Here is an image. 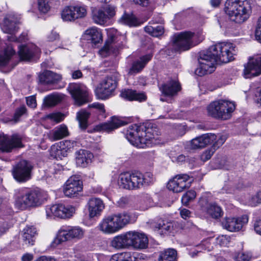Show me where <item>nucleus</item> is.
Segmentation results:
<instances>
[{
  "mask_svg": "<svg viewBox=\"0 0 261 261\" xmlns=\"http://www.w3.org/2000/svg\"><path fill=\"white\" fill-rule=\"evenodd\" d=\"M237 53L236 46L230 42H220L211 46L207 50L200 53L195 74L202 76L212 73L216 62L227 63L232 61Z\"/></svg>",
  "mask_w": 261,
  "mask_h": 261,
  "instance_id": "f257e3e1",
  "label": "nucleus"
},
{
  "mask_svg": "<svg viewBox=\"0 0 261 261\" xmlns=\"http://www.w3.org/2000/svg\"><path fill=\"white\" fill-rule=\"evenodd\" d=\"M155 231L161 235L167 234L173 229V224L171 222L159 219L152 224Z\"/></svg>",
  "mask_w": 261,
  "mask_h": 261,
  "instance_id": "a878e982",
  "label": "nucleus"
},
{
  "mask_svg": "<svg viewBox=\"0 0 261 261\" xmlns=\"http://www.w3.org/2000/svg\"><path fill=\"white\" fill-rule=\"evenodd\" d=\"M105 11L107 13L106 15L108 16V19H109L115 15V7L112 5H108L105 8Z\"/></svg>",
  "mask_w": 261,
  "mask_h": 261,
  "instance_id": "0e129e2a",
  "label": "nucleus"
},
{
  "mask_svg": "<svg viewBox=\"0 0 261 261\" xmlns=\"http://www.w3.org/2000/svg\"><path fill=\"white\" fill-rule=\"evenodd\" d=\"M136 236L137 238L135 240V249H146L148 244V240L146 236L144 233L137 231Z\"/></svg>",
  "mask_w": 261,
  "mask_h": 261,
  "instance_id": "4c0bfd02",
  "label": "nucleus"
},
{
  "mask_svg": "<svg viewBox=\"0 0 261 261\" xmlns=\"http://www.w3.org/2000/svg\"><path fill=\"white\" fill-rule=\"evenodd\" d=\"M75 212V207L70 205L56 204L47 205L45 207L46 217L47 219L55 217L69 218L72 216Z\"/></svg>",
  "mask_w": 261,
  "mask_h": 261,
  "instance_id": "9d476101",
  "label": "nucleus"
},
{
  "mask_svg": "<svg viewBox=\"0 0 261 261\" xmlns=\"http://www.w3.org/2000/svg\"><path fill=\"white\" fill-rule=\"evenodd\" d=\"M141 256V254L136 253L123 252L113 255L110 261H136L135 259Z\"/></svg>",
  "mask_w": 261,
  "mask_h": 261,
  "instance_id": "7c9ffc66",
  "label": "nucleus"
},
{
  "mask_svg": "<svg viewBox=\"0 0 261 261\" xmlns=\"http://www.w3.org/2000/svg\"><path fill=\"white\" fill-rule=\"evenodd\" d=\"M90 115V113L84 109H82L77 113L76 118L81 128L85 129L87 128V121Z\"/></svg>",
  "mask_w": 261,
  "mask_h": 261,
  "instance_id": "58836bf2",
  "label": "nucleus"
},
{
  "mask_svg": "<svg viewBox=\"0 0 261 261\" xmlns=\"http://www.w3.org/2000/svg\"><path fill=\"white\" fill-rule=\"evenodd\" d=\"M201 211L213 218L217 219L222 215L221 208L215 203H209L207 196L202 195L199 200Z\"/></svg>",
  "mask_w": 261,
  "mask_h": 261,
  "instance_id": "a211bd4d",
  "label": "nucleus"
},
{
  "mask_svg": "<svg viewBox=\"0 0 261 261\" xmlns=\"http://www.w3.org/2000/svg\"><path fill=\"white\" fill-rule=\"evenodd\" d=\"M18 21L14 15H10L4 18L2 30L4 33L9 34L7 36V39L10 42H20L27 39V36L25 33H22L19 38L16 37L14 35L18 29Z\"/></svg>",
  "mask_w": 261,
  "mask_h": 261,
  "instance_id": "1a4fd4ad",
  "label": "nucleus"
},
{
  "mask_svg": "<svg viewBox=\"0 0 261 261\" xmlns=\"http://www.w3.org/2000/svg\"><path fill=\"white\" fill-rule=\"evenodd\" d=\"M26 101L27 105L31 108H35L37 106L35 95H32L29 97H27Z\"/></svg>",
  "mask_w": 261,
  "mask_h": 261,
  "instance_id": "680f3d73",
  "label": "nucleus"
},
{
  "mask_svg": "<svg viewBox=\"0 0 261 261\" xmlns=\"http://www.w3.org/2000/svg\"><path fill=\"white\" fill-rule=\"evenodd\" d=\"M159 89L164 95L173 97L180 91L181 86L178 81L170 80L159 86Z\"/></svg>",
  "mask_w": 261,
  "mask_h": 261,
  "instance_id": "412c9836",
  "label": "nucleus"
},
{
  "mask_svg": "<svg viewBox=\"0 0 261 261\" xmlns=\"http://www.w3.org/2000/svg\"><path fill=\"white\" fill-rule=\"evenodd\" d=\"M193 179L187 174L175 175L167 184V188L174 193H180L189 188Z\"/></svg>",
  "mask_w": 261,
  "mask_h": 261,
  "instance_id": "4468645a",
  "label": "nucleus"
},
{
  "mask_svg": "<svg viewBox=\"0 0 261 261\" xmlns=\"http://www.w3.org/2000/svg\"><path fill=\"white\" fill-rule=\"evenodd\" d=\"M243 187V184L239 182L237 185H234L233 184L229 182L225 185L223 188V190L227 193H234L236 190L241 189Z\"/></svg>",
  "mask_w": 261,
  "mask_h": 261,
  "instance_id": "de8ad7c7",
  "label": "nucleus"
},
{
  "mask_svg": "<svg viewBox=\"0 0 261 261\" xmlns=\"http://www.w3.org/2000/svg\"><path fill=\"white\" fill-rule=\"evenodd\" d=\"M155 181V177L151 172H147L143 174L138 171H133L120 173L118 184L122 189L133 190L152 185Z\"/></svg>",
  "mask_w": 261,
  "mask_h": 261,
  "instance_id": "20e7f679",
  "label": "nucleus"
},
{
  "mask_svg": "<svg viewBox=\"0 0 261 261\" xmlns=\"http://www.w3.org/2000/svg\"><path fill=\"white\" fill-rule=\"evenodd\" d=\"M119 22L129 27H137L142 22H140L133 14L124 13L119 19Z\"/></svg>",
  "mask_w": 261,
  "mask_h": 261,
  "instance_id": "e433bc0d",
  "label": "nucleus"
},
{
  "mask_svg": "<svg viewBox=\"0 0 261 261\" xmlns=\"http://www.w3.org/2000/svg\"><path fill=\"white\" fill-rule=\"evenodd\" d=\"M75 144V142L66 140L60 142L59 147L61 151L67 153L73 150Z\"/></svg>",
  "mask_w": 261,
  "mask_h": 261,
  "instance_id": "a18cd8bd",
  "label": "nucleus"
},
{
  "mask_svg": "<svg viewBox=\"0 0 261 261\" xmlns=\"http://www.w3.org/2000/svg\"><path fill=\"white\" fill-rule=\"evenodd\" d=\"M176 251L173 249H168L161 252L158 261H176Z\"/></svg>",
  "mask_w": 261,
  "mask_h": 261,
  "instance_id": "ea45409f",
  "label": "nucleus"
},
{
  "mask_svg": "<svg viewBox=\"0 0 261 261\" xmlns=\"http://www.w3.org/2000/svg\"><path fill=\"white\" fill-rule=\"evenodd\" d=\"M75 19L84 17L87 15V9L84 6H73Z\"/></svg>",
  "mask_w": 261,
  "mask_h": 261,
  "instance_id": "3c124183",
  "label": "nucleus"
},
{
  "mask_svg": "<svg viewBox=\"0 0 261 261\" xmlns=\"http://www.w3.org/2000/svg\"><path fill=\"white\" fill-rule=\"evenodd\" d=\"M235 108L233 102L221 99L211 103L207 110L208 114L214 118L227 120L231 117Z\"/></svg>",
  "mask_w": 261,
  "mask_h": 261,
  "instance_id": "0eeeda50",
  "label": "nucleus"
},
{
  "mask_svg": "<svg viewBox=\"0 0 261 261\" xmlns=\"http://www.w3.org/2000/svg\"><path fill=\"white\" fill-rule=\"evenodd\" d=\"M137 217L134 213L123 212L104 217L97 226L98 229L106 234L118 232L127 225L134 223Z\"/></svg>",
  "mask_w": 261,
  "mask_h": 261,
  "instance_id": "7ed1b4c3",
  "label": "nucleus"
},
{
  "mask_svg": "<svg viewBox=\"0 0 261 261\" xmlns=\"http://www.w3.org/2000/svg\"><path fill=\"white\" fill-rule=\"evenodd\" d=\"M250 204L252 206H255L257 204L261 203V191H258L251 198Z\"/></svg>",
  "mask_w": 261,
  "mask_h": 261,
  "instance_id": "052dcab7",
  "label": "nucleus"
},
{
  "mask_svg": "<svg viewBox=\"0 0 261 261\" xmlns=\"http://www.w3.org/2000/svg\"><path fill=\"white\" fill-rule=\"evenodd\" d=\"M68 90L74 100V105L81 106L90 100L87 88L84 85L77 83L70 84Z\"/></svg>",
  "mask_w": 261,
  "mask_h": 261,
  "instance_id": "f8f14e48",
  "label": "nucleus"
},
{
  "mask_svg": "<svg viewBox=\"0 0 261 261\" xmlns=\"http://www.w3.org/2000/svg\"><path fill=\"white\" fill-rule=\"evenodd\" d=\"M61 99L62 97L59 94H50L44 97L43 104L47 107L54 106L59 102Z\"/></svg>",
  "mask_w": 261,
  "mask_h": 261,
  "instance_id": "37998d69",
  "label": "nucleus"
},
{
  "mask_svg": "<svg viewBox=\"0 0 261 261\" xmlns=\"http://www.w3.org/2000/svg\"><path fill=\"white\" fill-rule=\"evenodd\" d=\"M111 246L118 249L129 248L125 233L115 236L111 241Z\"/></svg>",
  "mask_w": 261,
  "mask_h": 261,
  "instance_id": "c9c22d12",
  "label": "nucleus"
},
{
  "mask_svg": "<svg viewBox=\"0 0 261 261\" xmlns=\"http://www.w3.org/2000/svg\"><path fill=\"white\" fill-rule=\"evenodd\" d=\"M144 30L147 33L155 37H159L162 36L164 32V28L162 25L153 27L148 25L144 28Z\"/></svg>",
  "mask_w": 261,
  "mask_h": 261,
  "instance_id": "a19ab883",
  "label": "nucleus"
},
{
  "mask_svg": "<svg viewBox=\"0 0 261 261\" xmlns=\"http://www.w3.org/2000/svg\"><path fill=\"white\" fill-rule=\"evenodd\" d=\"M42 199L43 192L39 189L22 187L14 191V204L20 210L38 206L42 204Z\"/></svg>",
  "mask_w": 261,
  "mask_h": 261,
  "instance_id": "39448f33",
  "label": "nucleus"
},
{
  "mask_svg": "<svg viewBox=\"0 0 261 261\" xmlns=\"http://www.w3.org/2000/svg\"><path fill=\"white\" fill-rule=\"evenodd\" d=\"M125 137L130 144L140 148L151 147L157 143L158 139L155 128L146 127L137 124L128 127Z\"/></svg>",
  "mask_w": 261,
  "mask_h": 261,
  "instance_id": "f03ea898",
  "label": "nucleus"
},
{
  "mask_svg": "<svg viewBox=\"0 0 261 261\" xmlns=\"http://www.w3.org/2000/svg\"><path fill=\"white\" fill-rule=\"evenodd\" d=\"M230 241V238L227 235H220L216 239V244L223 247L227 246Z\"/></svg>",
  "mask_w": 261,
  "mask_h": 261,
  "instance_id": "5fc2aeb1",
  "label": "nucleus"
},
{
  "mask_svg": "<svg viewBox=\"0 0 261 261\" xmlns=\"http://www.w3.org/2000/svg\"><path fill=\"white\" fill-rule=\"evenodd\" d=\"M152 55L147 54L141 57L139 60L134 62L132 67L129 69V73L133 74L140 72L145 67L146 64L151 60Z\"/></svg>",
  "mask_w": 261,
  "mask_h": 261,
  "instance_id": "c756f323",
  "label": "nucleus"
},
{
  "mask_svg": "<svg viewBox=\"0 0 261 261\" xmlns=\"http://www.w3.org/2000/svg\"><path fill=\"white\" fill-rule=\"evenodd\" d=\"M86 207L88 212L89 217L91 219L99 217L105 208V204L102 200L98 198L89 199Z\"/></svg>",
  "mask_w": 261,
  "mask_h": 261,
  "instance_id": "aec40b11",
  "label": "nucleus"
},
{
  "mask_svg": "<svg viewBox=\"0 0 261 261\" xmlns=\"http://www.w3.org/2000/svg\"><path fill=\"white\" fill-rule=\"evenodd\" d=\"M65 116L64 114L59 113H52L45 116V119H48L51 122L59 123L63 120Z\"/></svg>",
  "mask_w": 261,
  "mask_h": 261,
  "instance_id": "49530a36",
  "label": "nucleus"
},
{
  "mask_svg": "<svg viewBox=\"0 0 261 261\" xmlns=\"http://www.w3.org/2000/svg\"><path fill=\"white\" fill-rule=\"evenodd\" d=\"M197 39V35L191 31L177 33L172 37L173 45L176 50H187L199 43Z\"/></svg>",
  "mask_w": 261,
  "mask_h": 261,
  "instance_id": "6e6552de",
  "label": "nucleus"
},
{
  "mask_svg": "<svg viewBox=\"0 0 261 261\" xmlns=\"http://www.w3.org/2000/svg\"><path fill=\"white\" fill-rule=\"evenodd\" d=\"M127 123V121L117 117L113 116L110 121L99 125L101 130L110 132Z\"/></svg>",
  "mask_w": 261,
  "mask_h": 261,
  "instance_id": "393cba45",
  "label": "nucleus"
},
{
  "mask_svg": "<svg viewBox=\"0 0 261 261\" xmlns=\"http://www.w3.org/2000/svg\"><path fill=\"white\" fill-rule=\"evenodd\" d=\"M261 74V57H257L250 60L245 65L243 76L246 79L259 75Z\"/></svg>",
  "mask_w": 261,
  "mask_h": 261,
  "instance_id": "6ab92c4d",
  "label": "nucleus"
},
{
  "mask_svg": "<svg viewBox=\"0 0 261 261\" xmlns=\"http://www.w3.org/2000/svg\"><path fill=\"white\" fill-rule=\"evenodd\" d=\"M113 38H111V41H108L105 46L99 51V54H102V53L106 51L107 53L110 51L111 48L113 47Z\"/></svg>",
  "mask_w": 261,
  "mask_h": 261,
  "instance_id": "338daca9",
  "label": "nucleus"
},
{
  "mask_svg": "<svg viewBox=\"0 0 261 261\" xmlns=\"http://www.w3.org/2000/svg\"><path fill=\"white\" fill-rule=\"evenodd\" d=\"M33 169V165L31 162L27 160L20 161L13 167V176L18 182H25L31 178Z\"/></svg>",
  "mask_w": 261,
  "mask_h": 261,
  "instance_id": "ddd939ff",
  "label": "nucleus"
},
{
  "mask_svg": "<svg viewBox=\"0 0 261 261\" xmlns=\"http://www.w3.org/2000/svg\"><path fill=\"white\" fill-rule=\"evenodd\" d=\"M39 79L41 82L49 84L61 80L62 76L60 74L47 70L40 75Z\"/></svg>",
  "mask_w": 261,
  "mask_h": 261,
  "instance_id": "72a5a7b5",
  "label": "nucleus"
},
{
  "mask_svg": "<svg viewBox=\"0 0 261 261\" xmlns=\"http://www.w3.org/2000/svg\"><path fill=\"white\" fill-rule=\"evenodd\" d=\"M71 240L70 226H63L58 230L55 242L60 244Z\"/></svg>",
  "mask_w": 261,
  "mask_h": 261,
  "instance_id": "473e14b6",
  "label": "nucleus"
},
{
  "mask_svg": "<svg viewBox=\"0 0 261 261\" xmlns=\"http://www.w3.org/2000/svg\"><path fill=\"white\" fill-rule=\"evenodd\" d=\"M93 19L96 23L101 25L107 22L108 16L103 10H96L93 12Z\"/></svg>",
  "mask_w": 261,
  "mask_h": 261,
  "instance_id": "c03bdc74",
  "label": "nucleus"
},
{
  "mask_svg": "<svg viewBox=\"0 0 261 261\" xmlns=\"http://www.w3.org/2000/svg\"><path fill=\"white\" fill-rule=\"evenodd\" d=\"M71 240L73 239H80L84 236L83 230L79 227L70 226Z\"/></svg>",
  "mask_w": 261,
  "mask_h": 261,
  "instance_id": "603ef678",
  "label": "nucleus"
},
{
  "mask_svg": "<svg viewBox=\"0 0 261 261\" xmlns=\"http://www.w3.org/2000/svg\"><path fill=\"white\" fill-rule=\"evenodd\" d=\"M50 8L48 0H38V8L40 12L46 13Z\"/></svg>",
  "mask_w": 261,
  "mask_h": 261,
  "instance_id": "864d4df0",
  "label": "nucleus"
},
{
  "mask_svg": "<svg viewBox=\"0 0 261 261\" xmlns=\"http://www.w3.org/2000/svg\"><path fill=\"white\" fill-rule=\"evenodd\" d=\"M27 111V109L25 106H22L20 108H18L15 113L14 116V119L15 121H17L19 118L24 114Z\"/></svg>",
  "mask_w": 261,
  "mask_h": 261,
  "instance_id": "bf43d9fd",
  "label": "nucleus"
},
{
  "mask_svg": "<svg viewBox=\"0 0 261 261\" xmlns=\"http://www.w3.org/2000/svg\"><path fill=\"white\" fill-rule=\"evenodd\" d=\"M36 236L37 231L36 228L33 226L27 227L23 229V240L25 244L28 246L34 244Z\"/></svg>",
  "mask_w": 261,
  "mask_h": 261,
  "instance_id": "2f4dec72",
  "label": "nucleus"
},
{
  "mask_svg": "<svg viewBox=\"0 0 261 261\" xmlns=\"http://www.w3.org/2000/svg\"><path fill=\"white\" fill-rule=\"evenodd\" d=\"M75 13L73 11V6L66 7L62 11L61 17L65 21H71L75 20Z\"/></svg>",
  "mask_w": 261,
  "mask_h": 261,
  "instance_id": "79ce46f5",
  "label": "nucleus"
},
{
  "mask_svg": "<svg viewBox=\"0 0 261 261\" xmlns=\"http://www.w3.org/2000/svg\"><path fill=\"white\" fill-rule=\"evenodd\" d=\"M180 215L182 218L186 220L191 217L192 213L188 209L181 208L180 209Z\"/></svg>",
  "mask_w": 261,
  "mask_h": 261,
  "instance_id": "774afa93",
  "label": "nucleus"
},
{
  "mask_svg": "<svg viewBox=\"0 0 261 261\" xmlns=\"http://www.w3.org/2000/svg\"><path fill=\"white\" fill-rule=\"evenodd\" d=\"M116 86L115 79L112 77H107L97 86L95 91V94L99 99H106L112 94Z\"/></svg>",
  "mask_w": 261,
  "mask_h": 261,
  "instance_id": "dca6fc26",
  "label": "nucleus"
},
{
  "mask_svg": "<svg viewBox=\"0 0 261 261\" xmlns=\"http://www.w3.org/2000/svg\"><path fill=\"white\" fill-rule=\"evenodd\" d=\"M255 38L261 43V16L258 18L257 25L255 31Z\"/></svg>",
  "mask_w": 261,
  "mask_h": 261,
  "instance_id": "69168bd1",
  "label": "nucleus"
},
{
  "mask_svg": "<svg viewBox=\"0 0 261 261\" xmlns=\"http://www.w3.org/2000/svg\"><path fill=\"white\" fill-rule=\"evenodd\" d=\"M224 11L231 21L241 23L249 18L252 8L249 0H227Z\"/></svg>",
  "mask_w": 261,
  "mask_h": 261,
  "instance_id": "423d86ee",
  "label": "nucleus"
},
{
  "mask_svg": "<svg viewBox=\"0 0 261 261\" xmlns=\"http://www.w3.org/2000/svg\"><path fill=\"white\" fill-rule=\"evenodd\" d=\"M121 96L122 98L129 101L135 100L142 102L145 101L147 99V96L145 93L129 89L122 91Z\"/></svg>",
  "mask_w": 261,
  "mask_h": 261,
  "instance_id": "bb28decb",
  "label": "nucleus"
},
{
  "mask_svg": "<svg viewBox=\"0 0 261 261\" xmlns=\"http://www.w3.org/2000/svg\"><path fill=\"white\" fill-rule=\"evenodd\" d=\"M88 107L89 108H93L96 110V112L100 114H102L105 112L104 105L98 102H94L90 105Z\"/></svg>",
  "mask_w": 261,
  "mask_h": 261,
  "instance_id": "13d9d810",
  "label": "nucleus"
},
{
  "mask_svg": "<svg viewBox=\"0 0 261 261\" xmlns=\"http://www.w3.org/2000/svg\"><path fill=\"white\" fill-rule=\"evenodd\" d=\"M216 139V136L213 134H206L196 137L191 141L192 149H198L204 147L207 144L212 143Z\"/></svg>",
  "mask_w": 261,
  "mask_h": 261,
  "instance_id": "4be33fe9",
  "label": "nucleus"
},
{
  "mask_svg": "<svg viewBox=\"0 0 261 261\" xmlns=\"http://www.w3.org/2000/svg\"><path fill=\"white\" fill-rule=\"evenodd\" d=\"M15 53V51L11 45H8L0 53V67L6 66Z\"/></svg>",
  "mask_w": 261,
  "mask_h": 261,
  "instance_id": "f704fd0d",
  "label": "nucleus"
},
{
  "mask_svg": "<svg viewBox=\"0 0 261 261\" xmlns=\"http://www.w3.org/2000/svg\"><path fill=\"white\" fill-rule=\"evenodd\" d=\"M23 136L15 134L11 136L0 134V150L4 152H10L14 149L22 148L24 146L22 142Z\"/></svg>",
  "mask_w": 261,
  "mask_h": 261,
  "instance_id": "9b49d317",
  "label": "nucleus"
},
{
  "mask_svg": "<svg viewBox=\"0 0 261 261\" xmlns=\"http://www.w3.org/2000/svg\"><path fill=\"white\" fill-rule=\"evenodd\" d=\"M46 38L47 41L48 42H54L59 40L60 39V36L59 34L56 32L52 31L49 34L47 35Z\"/></svg>",
  "mask_w": 261,
  "mask_h": 261,
  "instance_id": "e2e57ef3",
  "label": "nucleus"
},
{
  "mask_svg": "<svg viewBox=\"0 0 261 261\" xmlns=\"http://www.w3.org/2000/svg\"><path fill=\"white\" fill-rule=\"evenodd\" d=\"M235 261H249L251 255L248 253L239 252L234 255Z\"/></svg>",
  "mask_w": 261,
  "mask_h": 261,
  "instance_id": "4d7b16f0",
  "label": "nucleus"
},
{
  "mask_svg": "<svg viewBox=\"0 0 261 261\" xmlns=\"http://www.w3.org/2000/svg\"><path fill=\"white\" fill-rule=\"evenodd\" d=\"M68 135L69 132L67 127L64 124H61L50 132L48 138L51 141H55L62 139Z\"/></svg>",
  "mask_w": 261,
  "mask_h": 261,
  "instance_id": "cd10ccee",
  "label": "nucleus"
},
{
  "mask_svg": "<svg viewBox=\"0 0 261 261\" xmlns=\"http://www.w3.org/2000/svg\"><path fill=\"white\" fill-rule=\"evenodd\" d=\"M93 154L86 150H80L76 153L75 161L76 165L81 167L89 166L93 159Z\"/></svg>",
  "mask_w": 261,
  "mask_h": 261,
  "instance_id": "b1692460",
  "label": "nucleus"
},
{
  "mask_svg": "<svg viewBox=\"0 0 261 261\" xmlns=\"http://www.w3.org/2000/svg\"><path fill=\"white\" fill-rule=\"evenodd\" d=\"M40 52L39 49L34 45L19 46L18 55L21 60L29 61Z\"/></svg>",
  "mask_w": 261,
  "mask_h": 261,
  "instance_id": "5701e85b",
  "label": "nucleus"
},
{
  "mask_svg": "<svg viewBox=\"0 0 261 261\" xmlns=\"http://www.w3.org/2000/svg\"><path fill=\"white\" fill-rule=\"evenodd\" d=\"M212 240V239H207L202 241L200 244L197 245V247L207 251H211L213 249V246L211 242Z\"/></svg>",
  "mask_w": 261,
  "mask_h": 261,
  "instance_id": "6e6d98bb",
  "label": "nucleus"
},
{
  "mask_svg": "<svg viewBox=\"0 0 261 261\" xmlns=\"http://www.w3.org/2000/svg\"><path fill=\"white\" fill-rule=\"evenodd\" d=\"M248 222V217L244 215L240 217H226L222 221L223 228L231 232L238 231Z\"/></svg>",
  "mask_w": 261,
  "mask_h": 261,
  "instance_id": "f3484780",
  "label": "nucleus"
},
{
  "mask_svg": "<svg viewBox=\"0 0 261 261\" xmlns=\"http://www.w3.org/2000/svg\"><path fill=\"white\" fill-rule=\"evenodd\" d=\"M83 190V182L77 176H71L66 181L63 187L65 196L73 198L77 197Z\"/></svg>",
  "mask_w": 261,
  "mask_h": 261,
  "instance_id": "2eb2a0df",
  "label": "nucleus"
},
{
  "mask_svg": "<svg viewBox=\"0 0 261 261\" xmlns=\"http://www.w3.org/2000/svg\"><path fill=\"white\" fill-rule=\"evenodd\" d=\"M136 233L137 231H129L125 232L129 248H135V240L137 238Z\"/></svg>",
  "mask_w": 261,
  "mask_h": 261,
  "instance_id": "8fccbe9b",
  "label": "nucleus"
},
{
  "mask_svg": "<svg viewBox=\"0 0 261 261\" xmlns=\"http://www.w3.org/2000/svg\"><path fill=\"white\" fill-rule=\"evenodd\" d=\"M83 37L88 40H91V42L95 45L101 42L102 40L101 32L94 27L86 30Z\"/></svg>",
  "mask_w": 261,
  "mask_h": 261,
  "instance_id": "c85d7f7f",
  "label": "nucleus"
},
{
  "mask_svg": "<svg viewBox=\"0 0 261 261\" xmlns=\"http://www.w3.org/2000/svg\"><path fill=\"white\" fill-rule=\"evenodd\" d=\"M196 196V192L193 190H190L184 194L181 198V202L184 205H187L189 202L193 200Z\"/></svg>",
  "mask_w": 261,
  "mask_h": 261,
  "instance_id": "09e8293b",
  "label": "nucleus"
}]
</instances>
